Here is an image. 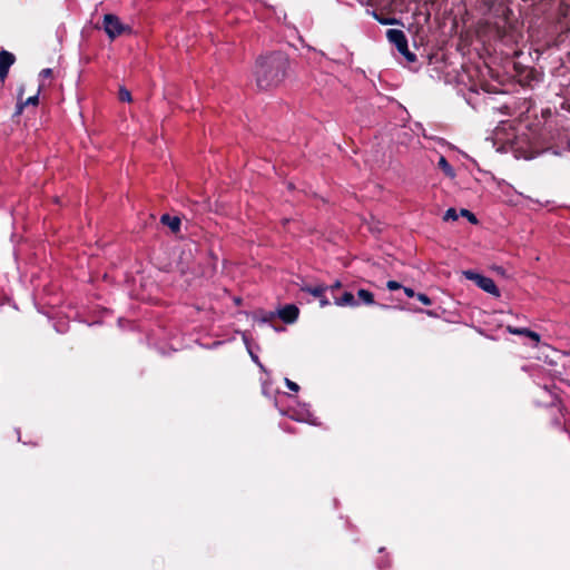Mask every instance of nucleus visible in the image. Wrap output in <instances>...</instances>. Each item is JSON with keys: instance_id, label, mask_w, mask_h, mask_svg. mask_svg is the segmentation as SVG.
Returning a JSON list of instances; mask_svg holds the SVG:
<instances>
[{"instance_id": "nucleus-16", "label": "nucleus", "mask_w": 570, "mask_h": 570, "mask_svg": "<svg viewBox=\"0 0 570 570\" xmlns=\"http://www.w3.org/2000/svg\"><path fill=\"white\" fill-rule=\"evenodd\" d=\"M460 215L466 217L472 224L478 223L475 215L468 209H461Z\"/></svg>"}, {"instance_id": "nucleus-6", "label": "nucleus", "mask_w": 570, "mask_h": 570, "mask_svg": "<svg viewBox=\"0 0 570 570\" xmlns=\"http://www.w3.org/2000/svg\"><path fill=\"white\" fill-rule=\"evenodd\" d=\"M277 315L285 323H293L298 317V308L295 305H286L285 307L278 309Z\"/></svg>"}, {"instance_id": "nucleus-18", "label": "nucleus", "mask_w": 570, "mask_h": 570, "mask_svg": "<svg viewBox=\"0 0 570 570\" xmlns=\"http://www.w3.org/2000/svg\"><path fill=\"white\" fill-rule=\"evenodd\" d=\"M386 287L390 291H396V289H400L402 287V285L400 283H397L396 281H389L386 283Z\"/></svg>"}, {"instance_id": "nucleus-23", "label": "nucleus", "mask_w": 570, "mask_h": 570, "mask_svg": "<svg viewBox=\"0 0 570 570\" xmlns=\"http://www.w3.org/2000/svg\"><path fill=\"white\" fill-rule=\"evenodd\" d=\"M403 291H404L405 295L409 297H413L415 295L414 291L410 287H403Z\"/></svg>"}, {"instance_id": "nucleus-24", "label": "nucleus", "mask_w": 570, "mask_h": 570, "mask_svg": "<svg viewBox=\"0 0 570 570\" xmlns=\"http://www.w3.org/2000/svg\"><path fill=\"white\" fill-rule=\"evenodd\" d=\"M249 354L252 360L262 367V364L259 363L257 355L253 354L250 351Z\"/></svg>"}, {"instance_id": "nucleus-5", "label": "nucleus", "mask_w": 570, "mask_h": 570, "mask_svg": "<svg viewBox=\"0 0 570 570\" xmlns=\"http://www.w3.org/2000/svg\"><path fill=\"white\" fill-rule=\"evenodd\" d=\"M14 56L6 50L0 51V79L3 81L9 72L10 67L14 63Z\"/></svg>"}, {"instance_id": "nucleus-27", "label": "nucleus", "mask_w": 570, "mask_h": 570, "mask_svg": "<svg viewBox=\"0 0 570 570\" xmlns=\"http://www.w3.org/2000/svg\"><path fill=\"white\" fill-rule=\"evenodd\" d=\"M243 340L245 341V343H247V340H246V335H245V334L243 335Z\"/></svg>"}, {"instance_id": "nucleus-10", "label": "nucleus", "mask_w": 570, "mask_h": 570, "mask_svg": "<svg viewBox=\"0 0 570 570\" xmlns=\"http://www.w3.org/2000/svg\"><path fill=\"white\" fill-rule=\"evenodd\" d=\"M439 167L442 169L444 175L451 179L455 177V170L453 167L448 163L444 156H441L438 161Z\"/></svg>"}, {"instance_id": "nucleus-20", "label": "nucleus", "mask_w": 570, "mask_h": 570, "mask_svg": "<svg viewBox=\"0 0 570 570\" xmlns=\"http://www.w3.org/2000/svg\"><path fill=\"white\" fill-rule=\"evenodd\" d=\"M51 75H52V69L46 68V69L41 70L39 76L41 78H49Z\"/></svg>"}, {"instance_id": "nucleus-9", "label": "nucleus", "mask_w": 570, "mask_h": 570, "mask_svg": "<svg viewBox=\"0 0 570 570\" xmlns=\"http://www.w3.org/2000/svg\"><path fill=\"white\" fill-rule=\"evenodd\" d=\"M161 223L167 225L173 232H178L180 228V219L176 216L165 214L161 216Z\"/></svg>"}, {"instance_id": "nucleus-19", "label": "nucleus", "mask_w": 570, "mask_h": 570, "mask_svg": "<svg viewBox=\"0 0 570 570\" xmlns=\"http://www.w3.org/2000/svg\"><path fill=\"white\" fill-rule=\"evenodd\" d=\"M285 384L293 392H297L299 390V386L289 379H285Z\"/></svg>"}, {"instance_id": "nucleus-25", "label": "nucleus", "mask_w": 570, "mask_h": 570, "mask_svg": "<svg viewBox=\"0 0 570 570\" xmlns=\"http://www.w3.org/2000/svg\"><path fill=\"white\" fill-rule=\"evenodd\" d=\"M382 24H391L394 23L395 20L393 19H385V20H379Z\"/></svg>"}, {"instance_id": "nucleus-7", "label": "nucleus", "mask_w": 570, "mask_h": 570, "mask_svg": "<svg viewBox=\"0 0 570 570\" xmlns=\"http://www.w3.org/2000/svg\"><path fill=\"white\" fill-rule=\"evenodd\" d=\"M334 304L336 306H351L355 307L358 303L355 301L354 295L351 292H345L341 297L335 298Z\"/></svg>"}, {"instance_id": "nucleus-8", "label": "nucleus", "mask_w": 570, "mask_h": 570, "mask_svg": "<svg viewBox=\"0 0 570 570\" xmlns=\"http://www.w3.org/2000/svg\"><path fill=\"white\" fill-rule=\"evenodd\" d=\"M507 330L510 334L525 335V336L530 337L531 340H533L534 342L540 341V335L533 331L528 330V328H518V327L508 326Z\"/></svg>"}, {"instance_id": "nucleus-1", "label": "nucleus", "mask_w": 570, "mask_h": 570, "mask_svg": "<svg viewBox=\"0 0 570 570\" xmlns=\"http://www.w3.org/2000/svg\"><path fill=\"white\" fill-rule=\"evenodd\" d=\"M287 68L288 60L282 53H274L261 58L255 68L257 87L262 90L277 87L285 79Z\"/></svg>"}, {"instance_id": "nucleus-4", "label": "nucleus", "mask_w": 570, "mask_h": 570, "mask_svg": "<svg viewBox=\"0 0 570 570\" xmlns=\"http://www.w3.org/2000/svg\"><path fill=\"white\" fill-rule=\"evenodd\" d=\"M104 29L110 39H115L116 37L130 32V27L124 24L120 19L115 14H105L104 16Z\"/></svg>"}, {"instance_id": "nucleus-12", "label": "nucleus", "mask_w": 570, "mask_h": 570, "mask_svg": "<svg viewBox=\"0 0 570 570\" xmlns=\"http://www.w3.org/2000/svg\"><path fill=\"white\" fill-rule=\"evenodd\" d=\"M306 292H308L309 294H312L313 296L315 297H322L326 287L325 286H322V285H318V286H315V287H306L304 288Z\"/></svg>"}, {"instance_id": "nucleus-15", "label": "nucleus", "mask_w": 570, "mask_h": 570, "mask_svg": "<svg viewBox=\"0 0 570 570\" xmlns=\"http://www.w3.org/2000/svg\"><path fill=\"white\" fill-rule=\"evenodd\" d=\"M459 217V214L454 208H449L443 216L444 220H456Z\"/></svg>"}, {"instance_id": "nucleus-14", "label": "nucleus", "mask_w": 570, "mask_h": 570, "mask_svg": "<svg viewBox=\"0 0 570 570\" xmlns=\"http://www.w3.org/2000/svg\"><path fill=\"white\" fill-rule=\"evenodd\" d=\"M37 104H38L37 95L29 97L23 104L18 106V114H20L22 111L23 106H27V105L36 106Z\"/></svg>"}, {"instance_id": "nucleus-21", "label": "nucleus", "mask_w": 570, "mask_h": 570, "mask_svg": "<svg viewBox=\"0 0 570 570\" xmlns=\"http://www.w3.org/2000/svg\"><path fill=\"white\" fill-rule=\"evenodd\" d=\"M274 316H275V313L271 312V313H268V314L264 315V316L261 318V322H262V323H266V322L271 321Z\"/></svg>"}, {"instance_id": "nucleus-22", "label": "nucleus", "mask_w": 570, "mask_h": 570, "mask_svg": "<svg viewBox=\"0 0 570 570\" xmlns=\"http://www.w3.org/2000/svg\"><path fill=\"white\" fill-rule=\"evenodd\" d=\"M318 298H320L321 307H325V306L330 305V301L326 297H324V295L322 297H318Z\"/></svg>"}, {"instance_id": "nucleus-2", "label": "nucleus", "mask_w": 570, "mask_h": 570, "mask_svg": "<svg viewBox=\"0 0 570 570\" xmlns=\"http://www.w3.org/2000/svg\"><path fill=\"white\" fill-rule=\"evenodd\" d=\"M386 37L391 43H393L399 52L403 55L407 61H415V55L410 52L407 47V39L405 33L400 29H389Z\"/></svg>"}, {"instance_id": "nucleus-26", "label": "nucleus", "mask_w": 570, "mask_h": 570, "mask_svg": "<svg viewBox=\"0 0 570 570\" xmlns=\"http://www.w3.org/2000/svg\"><path fill=\"white\" fill-rule=\"evenodd\" d=\"M342 286V283L340 281H336L333 285H332V288L333 289H337Z\"/></svg>"}, {"instance_id": "nucleus-13", "label": "nucleus", "mask_w": 570, "mask_h": 570, "mask_svg": "<svg viewBox=\"0 0 570 570\" xmlns=\"http://www.w3.org/2000/svg\"><path fill=\"white\" fill-rule=\"evenodd\" d=\"M119 100L124 102H130L131 101V94L126 88L121 87L118 92Z\"/></svg>"}, {"instance_id": "nucleus-3", "label": "nucleus", "mask_w": 570, "mask_h": 570, "mask_svg": "<svg viewBox=\"0 0 570 570\" xmlns=\"http://www.w3.org/2000/svg\"><path fill=\"white\" fill-rule=\"evenodd\" d=\"M463 275L466 279L473 281L478 287H480L485 293L494 297H500V291L492 278L473 271H464Z\"/></svg>"}, {"instance_id": "nucleus-11", "label": "nucleus", "mask_w": 570, "mask_h": 570, "mask_svg": "<svg viewBox=\"0 0 570 570\" xmlns=\"http://www.w3.org/2000/svg\"><path fill=\"white\" fill-rule=\"evenodd\" d=\"M357 296L362 301V303H364L365 305L374 304V296L367 289H363V288L358 289L357 291Z\"/></svg>"}, {"instance_id": "nucleus-17", "label": "nucleus", "mask_w": 570, "mask_h": 570, "mask_svg": "<svg viewBox=\"0 0 570 570\" xmlns=\"http://www.w3.org/2000/svg\"><path fill=\"white\" fill-rule=\"evenodd\" d=\"M416 298L424 305H431V299L428 295L423 294V293H419L416 295Z\"/></svg>"}]
</instances>
